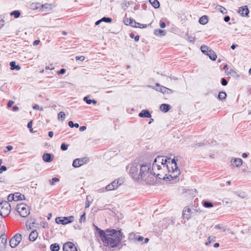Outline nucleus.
Returning <instances> with one entry per match:
<instances>
[{
	"label": "nucleus",
	"mask_w": 251,
	"mask_h": 251,
	"mask_svg": "<svg viewBox=\"0 0 251 251\" xmlns=\"http://www.w3.org/2000/svg\"><path fill=\"white\" fill-rule=\"evenodd\" d=\"M8 200L9 201H15L14 194H11L8 196Z\"/></svg>",
	"instance_id": "53"
},
{
	"label": "nucleus",
	"mask_w": 251,
	"mask_h": 251,
	"mask_svg": "<svg viewBox=\"0 0 251 251\" xmlns=\"http://www.w3.org/2000/svg\"><path fill=\"white\" fill-rule=\"evenodd\" d=\"M226 92H223V91L219 92V93L218 94V98L219 99H220L221 100H223L226 99Z\"/></svg>",
	"instance_id": "36"
},
{
	"label": "nucleus",
	"mask_w": 251,
	"mask_h": 251,
	"mask_svg": "<svg viewBox=\"0 0 251 251\" xmlns=\"http://www.w3.org/2000/svg\"><path fill=\"white\" fill-rule=\"evenodd\" d=\"M74 220V217L71 216L69 217H57L55 219V222L58 224L63 225H67L73 222Z\"/></svg>",
	"instance_id": "6"
},
{
	"label": "nucleus",
	"mask_w": 251,
	"mask_h": 251,
	"mask_svg": "<svg viewBox=\"0 0 251 251\" xmlns=\"http://www.w3.org/2000/svg\"><path fill=\"white\" fill-rule=\"evenodd\" d=\"M163 161H164V157L162 156H157L154 160L152 164V168L155 169V165L157 164L162 165Z\"/></svg>",
	"instance_id": "18"
},
{
	"label": "nucleus",
	"mask_w": 251,
	"mask_h": 251,
	"mask_svg": "<svg viewBox=\"0 0 251 251\" xmlns=\"http://www.w3.org/2000/svg\"><path fill=\"white\" fill-rule=\"evenodd\" d=\"M201 52L205 55L208 54L209 51H210L211 50L209 49V48L205 45H202L201 47Z\"/></svg>",
	"instance_id": "31"
},
{
	"label": "nucleus",
	"mask_w": 251,
	"mask_h": 251,
	"mask_svg": "<svg viewBox=\"0 0 251 251\" xmlns=\"http://www.w3.org/2000/svg\"><path fill=\"white\" fill-rule=\"evenodd\" d=\"M139 116L141 118H150L151 117L150 111L148 109H143L139 114Z\"/></svg>",
	"instance_id": "17"
},
{
	"label": "nucleus",
	"mask_w": 251,
	"mask_h": 251,
	"mask_svg": "<svg viewBox=\"0 0 251 251\" xmlns=\"http://www.w3.org/2000/svg\"><path fill=\"white\" fill-rule=\"evenodd\" d=\"M129 22L128 23V25H131L133 27H137L136 22L132 18H130L129 19Z\"/></svg>",
	"instance_id": "39"
},
{
	"label": "nucleus",
	"mask_w": 251,
	"mask_h": 251,
	"mask_svg": "<svg viewBox=\"0 0 251 251\" xmlns=\"http://www.w3.org/2000/svg\"><path fill=\"white\" fill-rule=\"evenodd\" d=\"M33 220H35V219H33V218H30L29 219H28L26 222V227L28 228V224H31V223H32V222L33 221Z\"/></svg>",
	"instance_id": "58"
},
{
	"label": "nucleus",
	"mask_w": 251,
	"mask_h": 251,
	"mask_svg": "<svg viewBox=\"0 0 251 251\" xmlns=\"http://www.w3.org/2000/svg\"><path fill=\"white\" fill-rule=\"evenodd\" d=\"M231 163H232L236 167H239L243 164V160L239 158H235L231 159Z\"/></svg>",
	"instance_id": "21"
},
{
	"label": "nucleus",
	"mask_w": 251,
	"mask_h": 251,
	"mask_svg": "<svg viewBox=\"0 0 251 251\" xmlns=\"http://www.w3.org/2000/svg\"><path fill=\"white\" fill-rule=\"evenodd\" d=\"M192 214H193V212L192 209L189 206H185L182 211V217L189 220L191 219Z\"/></svg>",
	"instance_id": "12"
},
{
	"label": "nucleus",
	"mask_w": 251,
	"mask_h": 251,
	"mask_svg": "<svg viewBox=\"0 0 251 251\" xmlns=\"http://www.w3.org/2000/svg\"><path fill=\"white\" fill-rule=\"evenodd\" d=\"M156 86L158 87V88H157V90L158 91H159L161 93H162L163 94H165L166 93V87L163 86H161L160 85H159L158 83H156Z\"/></svg>",
	"instance_id": "34"
},
{
	"label": "nucleus",
	"mask_w": 251,
	"mask_h": 251,
	"mask_svg": "<svg viewBox=\"0 0 251 251\" xmlns=\"http://www.w3.org/2000/svg\"><path fill=\"white\" fill-rule=\"evenodd\" d=\"M130 36V37L131 38H134V40L135 42H138L139 40V35H136V36H135V35L133 33H131L129 35Z\"/></svg>",
	"instance_id": "49"
},
{
	"label": "nucleus",
	"mask_w": 251,
	"mask_h": 251,
	"mask_svg": "<svg viewBox=\"0 0 251 251\" xmlns=\"http://www.w3.org/2000/svg\"><path fill=\"white\" fill-rule=\"evenodd\" d=\"M65 72H66V70L64 68H62L58 72V74L63 75L65 73Z\"/></svg>",
	"instance_id": "63"
},
{
	"label": "nucleus",
	"mask_w": 251,
	"mask_h": 251,
	"mask_svg": "<svg viewBox=\"0 0 251 251\" xmlns=\"http://www.w3.org/2000/svg\"><path fill=\"white\" fill-rule=\"evenodd\" d=\"M53 155L52 153H45L43 155V160L45 162H50L53 159Z\"/></svg>",
	"instance_id": "15"
},
{
	"label": "nucleus",
	"mask_w": 251,
	"mask_h": 251,
	"mask_svg": "<svg viewBox=\"0 0 251 251\" xmlns=\"http://www.w3.org/2000/svg\"><path fill=\"white\" fill-rule=\"evenodd\" d=\"M188 39L189 40V41L190 42L194 43L195 41L196 38L195 37H193L192 36H189L188 37Z\"/></svg>",
	"instance_id": "61"
},
{
	"label": "nucleus",
	"mask_w": 251,
	"mask_h": 251,
	"mask_svg": "<svg viewBox=\"0 0 251 251\" xmlns=\"http://www.w3.org/2000/svg\"><path fill=\"white\" fill-rule=\"evenodd\" d=\"M89 97L88 96H86L84 98L83 100L84 101H85L86 102L87 104H91V100H92L89 99Z\"/></svg>",
	"instance_id": "56"
},
{
	"label": "nucleus",
	"mask_w": 251,
	"mask_h": 251,
	"mask_svg": "<svg viewBox=\"0 0 251 251\" xmlns=\"http://www.w3.org/2000/svg\"><path fill=\"white\" fill-rule=\"evenodd\" d=\"M128 7L127 4V0H124L123 2L122 3V7L124 10H126Z\"/></svg>",
	"instance_id": "44"
},
{
	"label": "nucleus",
	"mask_w": 251,
	"mask_h": 251,
	"mask_svg": "<svg viewBox=\"0 0 251 251\" xmlns=\"http://www.w3.org/2000/svg\"><path fill=\"white\" fill-rule=\"evenodd\" d=\"M16 210L20 216L24 218L27 217L30 213L28 206L24 203L17 204Z\"/></svg>",
	"instance_id": "5"
},
{
	"label": "nucleus",
	"mask_w": 251,
	"mask_h": 251,
	"mask_svg": "<svg viewBox=\"0 0 251 251\" xmlns=\"http://www.w3.org/2000/svg\"><path fill=\"white\" fill-rule=\"evenodd\" d=\"M199 22L200 24L201 25H205L208 22V16L206 15H203L201 16L199 20Z\"/></svg>",
	"instance_id": "25"
},
{
	"label": "nucleus",
	"mask_w": 251,
	"mask_h": 251,
	"mask_svg": "<svg viewBox=\"0 0 251 251\" xmlns=\"http://www.w3.org/2000/svg\"><path fill=\"white\" fill-rule=\"evenodd\" d=\"M215 228L218 229H221L223 230V231L225 232L226 230V226H224L221 224H218L215 226Z\"/></svg>",
	"instance_id": "40"
},
{
	"label": "nucleus",
	"mask_w": 251,
	"mask_h": 251,
	"mask_svg": "<svg viewBox=\"0 0 251 251\" xmlns=\"http://www.w3.org/2000/svg\"><path fill=\"white\" fill-rule=\"evenodd\" d=\"M121 185L118 179H116L105 187V190L107 191L115 190Z\"/></svg>",
	"instance_id": "10"
},
{
	"label": "nucleus",
	"mask_w": 251,
	"mask_h": 251,
	"mask_svg": "<svg viewBox=\"0 0 251 251\" xmlns=\"http://www.w3.org/2000/svg\"><path fill=\"white\" fill-rule=\"evenodd\" d=\"M79 222L80 223H82V222H85L86 221V213L85 212H84L82 215L81 216H80V219H79Z\"/></svg>",
	"instance_id": "46"
},
{
	"label": "nucleus",
	"mask_w": 251,
	"mask_h": 251,
	"mask_svg": "<svg viewBox=\"0 0 251 251\" xmlns=\"http://www.w3.org/2000/svg\"><path fill=\"white\" fill-rule=\"evenodd\" d=\"M15 201H21L25 199L24 195H22L20 193H14Z\"/></svg>",
	"instance_id": "27"
},
{
	"label": "nucleus",
	"mask_w": 251,
	"mask_h": 251,
	"mask_svg": "<svg viewBox=\"0 0 251 251\" xmlns=\"http://www.w3.org/2000/svg\"><path fill=\"white\" fill-rule=\"evenodd\" d=\"M95 229L97 233L99 235L100 238L101 239L103 237H104V236L105 234L106 230H103L96 226V225H94Z\"/></svg>",
	"instance_id": "19"
},
{
	"label": "nucleus",
	"mask_w": 251,
	"mask_h": 251,
	"mask_svg": "<svg viewBox=\"0 0 251 251\" xmlns=\"http://www.w3.org/2000/svg\"><path fill=\"white\" fill-rule=\"evenodd\" d=\"M10 69L11 70L19 71L21 69V66L19 65H17L15 61H11L10 62Z\"/></svg>",
	"instance_id": "24"
},
{
	"label": "nucleus",
	"mask_w": 251,
	"mask_h": 251,
	"mask_svg": "<svg viewBox=\"0 0 251 251\" xmlns=\"http://www.w3.org/2000/svg\"><path fill=\"white\" fill-rule=\"evenodd\" d=\"M206 144H207V142H206L205 143H204V142L194 144V145L192 146V147H201L203 146H205V145H206Z\"/></svg>",
	"instance_id": "52"
},
{
	"label": "nucleus",
	"mask_w": 251,
	"mask_h": 251,
	"mask_svg": "<svg viewBox=\"0 0 251 251\" xmlns=\"http://www.w3.org/2000/svg\"><path fill=\"white\" fill-rule=\"evenodd\" d=\"M218 7H219V10L222 13H223V14L227 13V10L225 7L221 5H218Z\"/></svg>",
	"instance_id": "48"
},
{
	"label": "nucleus",
	"mask_w": 251,
	"mask_h": 251,
	"mask_svg": "<svg viewBox=\"0 0 251 251\" xmlns=\"http://www.w3.org/2000/svg\"><path fill=\"white\" fill-rule=\"evenodd\" d=\"M155 175V174L153 172L151 174V175L146 176L144 180H145L149 184H153L155 182L156 179Z\"/></svg>",
	"instance_id": "14"
},
{
	"label": "nucleus",
	"mask_w": 251,
	"mask_h": 251,
	"mask_svg": "<svg viewBox=\"0 0 251 251\" xmlns=\"http://www.w3.org/2000/svg\"><path fill=\"white\" fill-rule=\"evenodd\" d=\"M139 179H144L146 176L151 175L153 173V170L154 168L151 169V165L150 164H145L139 165Z\"/></svg>",
	"instance_id": "2"
},
{
	"label": "nucleus",
	"mask_w": 251,
	"mask_h": 251,
	"mask_svg": "<svg viewBox=\"0 0 251 251\" xmlns=\"http://www.w3.org/2000/svg\"><path fill=\"white\" fill-rule=\"evenodd\" d=\"M202 204L205 208H211L213 206V204L211 202L207 201H203Z\"/></svg>",
	"instance_id": "35"
},
{
	"label": "nucleus",
	"mask_w": 251,
	"mask_h": 251,
	"mask_svg": "<svg viewBox=\"0 0 251 251\" xmlns=\"http://www.w3.org/2000/svg\"><path fill=\"white\" fill-rule=\"evenodd\" d=\"M86 199H87V201L85 203V208H88L90 206L91 202L90 201H88V196H87Z\"/></svg>",
	"instance_id": "59"
},
{
	"label": "nucleus",
	"mask_w": 251,
	"mask_h": 251,
	"mask_svg": "<svg viewBox=\"0 0 251 251\" xmlns=\"http://www.w3.org/2000/svg\"><path fill=\"white\" fill-rule=\"evenodd\" d=\"M63 251H77L75 244L71 242L65 243L63 246Z\"/></svg>",
	"instance_id": "11"
},
{
	"label": "nucleus",
	"mask_w": 251,
	"mask_h": 251,
	"mask_svg": "<svg viewBox=\"0 0 251 251\" xmlns=\"http://www.w3.org/2000/svg\"><path fill=\"white\" fill-rule=\"evenodd\" d=\"M129 239L131 240L134 239L135 241L138 242H142L144 240V237L140 236L136 234L130 233L129 234Z\"/></svg>",
	"instance_id": "16"
},
{
	"label": "nucleus",
	"mask_w": 251,
	"mask_h": 251,
	"mask_svg": "<svg viewBox=\"0 0 251 251\" xmlns=\"http://www.w3.org/2000/svg\"><path fill=\"white\" fill-rule=\"evenodd\" d=\"M38 233L36 230H32L29 235V240L30 241H34L38 237Z\"/></svg>",
	"instance_id": "20"
},
{
	"label": "nucleus",
	"mask_w": 251,
	"mask_h": 251,
	"mask_svg": "<svg viewBox=\"0 0 251 251\" xmlns=\"http://www.w3.org/2000/svg\"><path fill=\"white\" fill-rule=\"evenodd\" d=\"M166 32L165 30L160 29H157L154 30V34L156 35H160L161 36L165 35Z\"/></svg>",
	"instance_id": "32"
},
{
	"label": "nucleus",
	"mask_w": 251,
	"mask_h": 251,
	"mask_svg": "<svg viewBox=\"0 0 251 251\" xmlns=\"http://www.w3.org/2000/svg\"><path fill=\"white\" fill-rule=\"evenodd\" d=\"M89 161V159L86 157L81 158H76L73 161V166L75 168H78Z\"/></svg>",
	"instance_id": "9"
},
{
	"label": "nucleus",
	"mask_w": 251,
	"mask_h": 251,
	"mask_svg": "<svg viewBox=\"0 0 251 251\" xmlns=\"http://www.w3.org/2000/svg\"><path fill=\"white\" fill-rule=\"evenodd\" d=\"M101 19V21H102V22H104L108 23H111L112 21V19L109 17H104L102 18Z\"/></svg>",
	"instance_id": "47"
},
{
	"label": "nucleus",
	"mask_w": 251,
	"mask_h": 251,
	"mask_svg": "<svg viewBox=\"0 0 251 251\" xmlns=\"http://www.w3.org/2000/svg\"><path fill=\"white\" fill-rule=\"evenodd\" d=\"M170 159V158L164 159V161H163L162 164V165L163 166L164 168H165V167L167 168L169 172H171V169H170V166L168 165L167 162H168V160H169Z\"/></svg>",
	"instance_id": "33"
},
{
	"label": "nucleus",
	"mask_w": 251,
	"mask_h": 251,
	"mask_svg": "<svg viewBox=\"0 0 251 251\" xmlns=\"http://www.w3.org/2000/svg\"><path fill=\"white\" fill-rule=\"evenodd\" d=\"M61 150L63 151L67 150L68 148V145L65 143H62L60 147Z\"/></svg>",
	"instance_id": "50"
},
{
	"label": "nucleus",
	"mask_w": 251,
	"mask_h": 251,
	"mask_svg": "<svg viewBox=\"0 0 251 251\" xmlns=\"http://www.w3.org/2000/svg\"><path fill=\"white\" fill-rule=\"evenodd\" d=\"M10 15L15 18H18L20 16L21 12L19 10H14L10 13Z\"/></svg>",
	"instance_id": "37"
},
{
	"label": "nucleus",
	"mask_w": 251,
	"mask_h": 251,
	"mask_svg": "<svg viewBox=\"0 0 251 251\" xmlns=\"http://www.w3.org/2000/svg\"><path fill=\"white\" fill-rule=\"evenodd\" d=\"M178 160L177 157H175L170 162L169 161V164L170 165H171L172 166L170 167L171 169V172H172L173 174H175V173H177V175H180V171L179 169H178L177 166L176 161Z\"/></svg>",
	"instance_id": "8"
},
{
	"label": "nucleus",
	"mask_w": 251,
	"mask_h": 251,
	"mask_svg": "<svg viewBox=\"0 0 251 251\" xmlns=\"http://www.w3.org/2000/svg\"><path fill=\"white\" fill-rule=\"evenodd\" d=\"M41 225L43 228H45L48 225V223L46 222L43 221L41 222Z\"/></svg>",
	"instance_id": "64"
},
{
	"label": "nucleus",
	"mask_w": 251,
	"mask_h": 251,
	"mask_svg": "<svg viewBox=\"0 0 251 251\" xmlns=\"http://www.w3.org/2000/svg\"><path fill=\"white\" fill-rule=\"evenodd\" d=\"M206 55H208L210 59L213 61H215L217 58L216 54L213 50H211L210 51H209L208 54H207Z\"/></svg>",
	"instance_id": "26"
},
{
	"label": "nucleus",
	"mask_w": 251,
	"mask_h": 251,
	"mask_svg": "<svg viewBox=\"0 0 251 251\" xmlns=\"http://www.w3.org/2000/svg\"><path fill=\"white\" fill-rule=\"evenodd\" d=\"M68 126L71 127V128H73L74 127H76V128H78L79 127V124H77V123H75L74 124L73 123V121H70L69 122H68Z\"/></svg>",
	"instance_id": "42"
},
{
	"label": "nucleus",
	"mask_w": 251,
	"mask_h": 251,
	"mask_svg": "<svg viewBox=\"0 0 251 251\" xmlns=\"http://www.w3.org/2000/svg\"><path fill=\"white\" fill-rule=\"evenodd\" d=\"M124 238H125V235L122 232L121 230L107 229L105 234L101 239V241L104 246L114 248L120 245Z\"/></svg>",
	"instance_id": "1"
},
{
	"label": "nucleus",
	"mask_w": 251,
	"mask_h": 251,
	"mask_svg": "<svg viewBox=\"0 0 251 251\" xmlns=\"http://www.w3.org/2000/svg\"><path fill=\"white\" fill-rule=\"evenodd\" d=\"M171 108V106L169 104L163 103L160 106V110L165 113L169 111Z\"/></svg>",
	"instance_id": "23"
},
{
	"label": "nucleus",
	"mask_w": 251,
	"mask_h": 251,
	"mask_svg": "<svg viewBox=\"0 0 251 251\" xmlns=\"http://www.w3.org/2000/svg\"><path fill=\"white\" fill-rule=\"evenodd\" d=\"M43 9H49L50 10L51 9V5L50 4L45 3L41 5Z\"/></svg>",
	"instance_id": "51"
},
{
	"label": "nucleus",
	"mask_w": 251,
	"mask_h": 251,
	"mask_svg": "<svg viewBox=\"0 0 251 251\" xmlns=\"http://www.w3.org/2000/svg\"><path fill=\"white\" fill-rule=\"evenodd\" d=\"M249 12L250 11L247 5L240 7L238 10V13L243 17L248 16Z\"/></svg>",
	"instance_id": "13"
},
{
	"label": "nucleus",
	"mask_w": 251,
	"mask_h": 251,
	"mask_svg": "<svg viewBox=\"0 0 251 251\" xmlns=\"http://www.w3.org/2000/svg\"><path fill=\"white\" fill-rule=\"evenodd\" d=\"M65 118V114L64 112L61 111L58 114V119L63 121Z\"/></svg>",
	"instance_id": "38"
},
{
	"label": "nucleus",
	"mask_w": 251,
	"mask_h": 251,
	"mask_svg": "<svg viewBox=\"0 0 251 251\" xmlns=\"http://www.w3.org/2000/svg\"><path fill=\"white\" fill-rule=\"evenodd\" d=\"M149 1L154 8H158L159 7L160 3L157 0H149Z\"/></svg>",
	"instance_id": "29"
},
{
	"label": "nucleus",
	"mask_w": 251,
	"mask_h": 251,
	"mask_svg": "<svg viewBox=\"0 0 251 251\" xmlns=\"http://www.w3.org/2000/svg\"><path fill=\"white\" fill-rule=\"evenodd\" d=\"M137 27L139 28H145L147 27V25L145 24H141L139 23H136Z\"/></svg>",
	"instance_id": "57"
},
{
	"label": "nucleus",
	"mask_w": 251,
	"mask_h": 251,
	"mask_svg": "<svg viewBox=\"0 0 251 251\" xmlns=\"http://www.w3.org/2000/svg\"><path fill=\"white\" fill-rule=\"evenodd\" d=\"M60 248V246L57 243L52 244L50 246L51 251H58Z\"/></svg>",
	"instance_id": "28"
},
{
	"label": "nucleus",
	"mask_w": 251,
	"mask_h": 251,
	"mask_svg": "<svg viewBox=\"0 0 251 251\" xmlns=\"http://www.w3.org/2000/svg\"><path fill=\"white\" fill-rule=\"evenodd\" d=\"M11 211V205L8 201H2L0 202V215L2 217L8 216Z\"/></svg>",
	"instance_id": "4"
},
{
	"label": "nucleus",
	"mask_w": 251,
	"mask_h": 251,
	"mask_svg": "<svg viewBox=\"0 0 251 251\" xmlns=\"http://www.w3.org/2000/svg\"><path fill=\"white\" fill-rule=\"evenodd\" d=\"M139 165L136 162H133L126 167V170H128L129 175L136 180H139Z\"/></svg>",
	"instance_id": "3"
},
{
	"label": "nucleus",
	"mask_w": 251,
	"mask_h": 251,
	"mask_svg": "<svg viewBox=\"0 0 251 251\" xmlns=\"http://www.w3.org/2000/svg\"><path fill=\"white\" fill-rule=\"evenodd\" d=\"M0 242L4 246L7 243V236L5 234H3L0 236Z\"/></svg>",
	"instance_id": "30"
},
{
	"label": "nucleus",
	"mask_w": 251,
	"mask_h": 251,
	"mask_svg": "<svg viewBox=\"0 0 251 251\" xmlns=\"http://www.w3.org/2000/svg\"><path fill=\"white\" fill-rule=\"evenodd\" d=\"M59 181V179L57 177H53L51 179L49 180L50 184L51 185H54V182H57Z\"/></svg>",
	"instance_id": "45"
},
{
	"label": "nucleus",
	"mask_w": 251,
	"mask_h": 251,
	"mask_svg": "<svg viewBox=\"0 0 251 251\" xmlns=\"http://www.w3.org/2000/svg\"><path fill=\"white\" fill-rule=\"evenodd\" d=\"M76 60H80L81 61H83L85 59V57L84 56H76L75 57Z\"/></svg>",
	"instance_id": "60"
},
{
	"label": "nucleus",
	"mask_w": 251,
	"mask_h": 251,
	"mask_svg": "<svg viewBox=\"0 0 251 251\" xmlns=\"http://www.w3.org/2000/svg\"><path fill=\"white\" fill-rule=\"evenodd\" d=\"M7 168L5 166H1L0 167V173H2L3 172L6 171Z\"/></svg>",
	"instance_id": "62"
},
{
	"label": "nucleus",
	"mask_w": 251,
	"mask_h": 251,
	"mask_svg": "<svg viewBox=\"0 0 251 251\" xmlns=\"http://www.w3.org/2000/svg\"><path fill=\"white\" fill-rule=\"evenodd\" d=\"M225 72L227 75H234L236 74V71H235L233 69H230L229 71H226Z\"/></svg>",
	"instance_id": "55"
},
{
	"label": "nucleus",
	"mask_w": 251,
	"mask_h": 251,
	"mask_svg": "<svg viewBox=\"0 0 251 251\" xmlns=\"http://www.w3.org/2000/svg\"><path fill=\"white\" fill-rule=\"evenodd\" d=\"M22 235L20 233H16L10 240V246L12 248H16L22 240Z\"/></svg>",
	"instance_id": "7"
},
{
	"label": "nucleus",
	"mask_w": 251,
	"mask_h": 251,
	"mask_svg": "<svg viewBox=\"0 0 251 251\" xmlns=\"http://www.w3.org/2000/svg\"><path fill=\"white\" fill-rule=\"evenodd\" d=\"M179 175L177 174V173L174 174L173 176L172 174L168 176L166 175L164 176H163V179L164 180L171 181L174 180L175 178H176Z\"/></svg>",
	"instance_id": "22"
},
{
	"label": "nucleus",
	"mask_w": 251,
	"mask_h": 251,
	"mask_svg": "<svg viewBox=\"0 0 251 251\" xmlns=\"http://www.w3.org/2000/svg\"><path fill=\"white\" fill-rule=\"evenodd\" d=\"M221 83L223 86H226L228 84V81L225 78L223 77L221 78Z\"/></svg>",
	"instance_id": "54"
},
{
	"label": "nucleus",
	"mask_w": 251,
	"mask_h": 251,
	"mask_svg": "<svg viewBox=\"0 0 251 251\" xmlns=\"http://www.w3.org/2000/svg\"><path fill=\"white\" fill-rule=\"evenodd\" d=\"M41 6L40 3H33L30 5V7L32 9H37Z\"/></svg>",
	"instance_id": "41"
},
{
	"label": "nucleus",
	"mask_w": 251,
	"mask_h": 251,
	"mask_svg": "<svg viewBox=\"0 0 251 251\" xmlns=\"http://www.w3.org/2000/svg\"><path fill=\"white\" fill-rule=\"evenodd\" d=\"M215 241V237L210 236L208 238V241L205 243L206 246L209 245L211 243Z\"/></svg>",
	"instance_id": "43"
}]
</instances>
